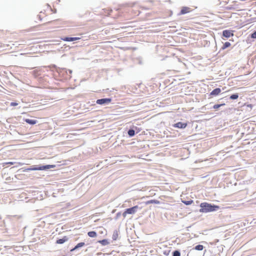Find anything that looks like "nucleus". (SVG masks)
Here are the masks:
<instances>
[{"mask_svg": "<svg viewBox=\"0 0 256 256\" xmlns=\"http://www.w3.org/2000/svg\"><path fill=\"white\" fill-rule=\"evenodd\" d=\"M170 252V250L165 251L164 252V254L166 256H168Z\"/></svg>", "mask_w": 256, "mask_h": 256, "instance_id": "nucleus-29", "label": "nucleus"}, {"mask_svg": "<svg viewBox=\"0 0 256 256\" xmlns=\"http://www.w3.org/2000/svg\"><path fill=\"white\" fill-rule=\"evenodd\" d=\"M204 246L201 244L196 246L193 249L196 250H202L204 249Z\"/></svg>", "mask_w": 256, "mask_h": 256, "instance_id": "nucleus-20", "label": "nucleus"}, {"mask_svg": "<svg viewBox=\"0 0 256 256\" xmlns=\"http://www.w3.org/2000/svg\"><path fill=\"white\" fill-rule=\"evenodd\" d=\"M133 128H135L136 129L137 128H136V126H133Z\"/></svg>", "mask_w": 256, "mask_h": 256, "instance_id": "nucleus-30", "label": "nucleus"}, {"mask_svg": "<svg viewBox=\"0 0 256 256\" xmlns=\"http://www.w3.org/2000/svg\"><path fill=\"white\" fill-rule=\"evenodd\" d=\"M18 105V104L16 102H12L10 104V106H16Z\"/></svg>", "mask_w": 256, "mask_h": 256, "instance_id": "nucleus-28", "label": "nucleus"}, {"mask_svg": "<svg viewBox=\"0 0 256 256\" xmlns=\"http://www.w3.org/2000/svg\"><path fill=\"white\" fill-rule=\"evenodd\" d=\"M118 231L117 230H114L113 232V234L112 236V240H116L118 238Z\"/></svg>", "mask_w": 256, "mask_h": 256, "instance_id": "nucleus-15", "label": "nucleus"}, {"mask_svg": "<svg viewBox=\"0 0 256 256\" xmlns=\"http://www.w3.org/2000/svg\"><path fill=\"white\" fill-rule=\"evenodd\" d=\"M226 104L224 103L221 104H216L213 106L212 108L214 109H218L221 107L222 106H224Z\"/></svg>", "mask_w": 256, "mask_h": 256, "instance_id": "nucleus-22", "label": "nucleus"}, {"mask_svg": "<svg viewBox=\"0 0 256 256\" xmlns=\"http://www.w3.org/2000/svg\"><path fill=\"white\" fill-rule=\"evenodd\" d=\"M56 166L54 164H47L42 166H32L30 168L26 169V171L30 170H46L50 168H54Z\"/></svg>", "mask_w": 256, "mask_h": 256, "instance_id": "nucleus-2", "label": "nucleus"}, {"mask_svg": "<svg viewBox=\"0 0 256 256\" xmlns=\"http://www.w3.org/2000/svg\"><path fill=\"white\" fill-rule=\"evenodd\" d=\"M128 134L130 137H132L135 135V130L133 128H130L128 131Z\"/></svg>", "mask_w": 256, "mask_h": 256, "instance_id": "nucleus-14", "label": "nucleus"}, {"mask_svg": "<svg viewBox=\"0 0 256 256\" xmlns=\"http://www.w3.org/2000/svg\"><path fill=\"white\" fill-rule=\"evenodd\" d=\"M64 41L66 42H72L80 39L78 37H64L62 38Z\"/></svg>", "mask_w": 256, "mask_h": 256, "instance_id": "nucleus-8", "label": "nucleus"}, {"mask_svg": "<svg viewBox=\"0 0 256 256\" xmlns=\"http://www.w3.org/2000/svg\"><path fill=\"white\" fill-rule=\"evenodd\" d=\"M112 100L111 98H102L97 100L96 103L100 105H106L110 104Z\"/></svg>", "mask_w": 256, "mask_h": 256, "instance_id": "nucleus-5", "label": "nucleus"}, {"mask_svg": "<svg viewBox=\"0 0 256 256\" xmlns=\"http://www.w3.org/2000/svg\"><path fill=\"white\" fill-rule=\"evenodd\" d=\"M172 256H180V252L179 250H175L172 252Z\"/></svg>", "mask_w": 256, "mask_h": 256, "instance_id": "nucleus-23", "label": "nucleus"}, {"mask_svg": "<svg viewBox=\"0 0 256 256\" xmlns=\"http://www.w3.org/2000/svg\"><path fill=\"white\" fill-rule=\"evenodd\" d=\"M238 94L235 93L230 96V99L232 100H236L238 98Z\"/></svg>", "mask_w": 256, "mask_h": 256, "instance_id": "nucleus-19", "label": "nucleus"}, {"mask_svg": "<svg viewBox=\"0 0 256 256\" xmlns=\"http://www.w3.org/2000/svg\"><path fill=\"white\" fill-rule=\"evenodd\" d=\"M98 242L102 244V246H106L109 244V242L108 240L106 239H104L102 240H100L98 241Z\"/></svg>", "mask_w": 256, "mask_h": 256, "instance_id": "nucleus-18", "label": "nucleus"}, {"mask_svg": "<svg viewBox=\"0 0 256 256\" xmlns=\"http://www.w3.org/2000/svg\"><path fill=\"white\" fill-rule=\"evenodd\" d=\"M146 203V204H160V202L159 200H152L147 201Z\"/></svg>", "mask_w": 256, "mask_h": 256, "instance_id": "nucleus-16", "label": "nucleus"}, {"mask_svg": "<svg viewBox=\"0 0 256 256\" xmlns=\"http://www.w3.org/2000/svg\"><path fill=\"white\" fill-rule=\"evenodd\" d=\"M230 46V42H226L224 44L222 48V50L226 49V48H228Z\"/></svg>", "mask_w": 256, "mask_h": 256, "instance_id": "nucleus-21", "label": "nucleus"}, {"mask_svg": "<svg viewBox=\"0 0 256 256\" xmlns=\"http://www.w3.org/2000/svg\"><path fill=\"white\" fill-rule=\"evenodd\" d=\"M221 92V89L219 88H216L213 90L210 93V96H218Z\"/></svg>", "mask_w": 256, "mask_h": 256, "instance_id": "nucleus-11", "label": "nucleus"}, {"mask_svg": "<svg viewBox=\"0 0 256 256\" xmlns=\"http://www.w3.org/2000/svg\"><path fill=\"white\" fill-rule=\"evenodd\" d=\"M57 72L59 73L60 75H64L66 74L65 77L66 79L70 80L72 78L71 74L72 73V70H67L66 68H63L62 70H57Z\"/></svg>", "mask_w": 256, "mask_h": 256, "instance_id": "nucleus-4", "label": "nucleus"}, {"mask_svg": "<svg viewBox=\"0 0 256 256\" xmlns=\"http://www.w3.org/2000/svg\"><path fill=\"white\" fill-rule=\"evenodd\" d=\"M88 235L90 238H96L97 236V234L95 231H90L88 232Z\"/></svg>", "mask_w": 256, "mask_h": 256, "instance_id": "nucleus-17", "label": "nucleus"}, {"mask_svg": "<svg viewBox=\"0 0 256 256\" xmlns=\"http://www.w3.org/2000/svg\"><path fill=\"white\" fill-rule=\"evenodd\" d=\"M24 122H26L27 124L34 125L37 122V120H31L29 118H26L24 120Z\"/></svg>", "mask_w": 256, "mask_h": 256, "instance_id": "nucleus-13", "label": "nucleus"}, {"mask_svg": "<svg viewBox=\"0 0 256 256\" xmlns=\"http://www.w3.org/2000/svg\"><path fill=\"white\" fill-rule=\"evenodd\" d=\"M138 209L140 210L141 208H140L138 206H135L133 207L126 208L122 214V215L124 218H125L128 214H134Z\"/></svg>", "mask_w": 256, "mask_h": 256, "instance_id": "nucleus-3", "label": "nucleus"}, {"mask_svg": "<svg viewBox=\"0 0 256 256\" xmlns=\"http://www.w3.org/2000/svg\"><path fill=\"white\" fill-rule=\"evenodd\" d=\"M84 246H85L84 242H80V243L78 244L73 248H72L70 250V251L71 252L74 251Z\"/></svg>", "mask_w": 256, "mask_h": 256, "instance_id": "nucleus-12", "label": "nucleus"}, {"mask_svg": "<svg viewBox=\"0 0 256 256\" xmlns=\"http://www.w3.org/2000/svg\"><path fill=\"white\" fill-rule=\"evenodd\" d=\"M122 216V214L120 212H118L116 214L115 219L118 220L120 216Z\"/></svg>", "mask_w": 256, "mask_h": 256, "instance_id": "nucleus-27", "label": "nucleus"}, {"mask_svg": "<svg viewBox=\"0 0 256 256\" xmlns=\"http://www.w3.org/2000/svg\"><path fill=\"white\" fill-rule=\"evenodd\" d=\"M186 126L187 123L182 122H178L173 125L174 127L179 128H184Z\"/></svg>", "mask_w": 256, "mask_h": 256, "instance_id": "nucleus-7", "label": "nucleus"}, {"mask_svg": "<svg viewBox=\"0 0 256 256\" xmlns=\"http://www.w3.org/2000/svg\"><path fill=\"white\" fill-rule=\"evenodd\" d=\"M250 36L252 38H256V30L251 34Z\"/></svg>", "mask_w": 256, "mask_h": 256, "instance_id": "nucleus-26", "label": "nucleus"}, {"mask_svg": "<svg viewBox=\"0 0 256 256\" xmlns=\"http://www.w3.org/2000/svg\"><path fill=\"white\" fill-rule=\"evenodd\" d=\"M16 163V162H4V163H2V166H6V164L13 165V164H14Z\"/></svg>", "mask_w": 256, "mask_h": 256, "instance_id": "nucleus-25", "label": "nucleus"}, {"mask_svg": "<svg viewBox=\"0 0 256 256\" xmlns=\"http://www.w3.org/2000/svg\"><path fill=\"white\" fill-rule=\"evenodd\" d=\"M233 32L234 31L232 30H224L222 32V36L226 38H228L230 36H234Z\"/></svg>", "mask_w": 256, "mask_h": 256, "instance_id": "nucleus-6", "label": "nucleus"}, {"mask_svg": "<svg viewBox=\"0 0 256 256\" xmlns=\"http://www.w3.org/2000/svg\"><path fill=\"white\" fill-rule=\"evenodd\" d=\"M200 212H214L218 210L220 208L219 206L214 205V204H208L207 202H202L200 204Z\"/></svg>", "mask_w": 256, "mask_h": 256, "instance_id": "nucleus-1", "label": "nucleus"}, {"mask_svg": "<svg viewBox=\"0 0 256 256\" xmlns=\"http://www.w3.org/2000/svg\"><path fill=\"white\" fill-rule=\"evenodd\" d=\"M68 240V238L66 236H64L62 238H58L56 241V244H62L66 242H67Z\"/></svg>", "mask_w": 256, "mask_h": 256, "instance_id": "nucleus-9", "label": "nucleus"}, {"mask_svg": "<svg viewBox=\"0 0 256 256\" xmlns=\"http://www.w3.org/2000/svg\"><path fill=\"white\" fill-rule=\"evenodd\" d=\"M190 11V8L186 6H184L182 8L178 15H182L188 13Z\"/></svg>", "mask_w": 256, "mask_h": 256, "instance_id": "nucleus-10", "label": "nucleus"}, {"mask_svg": "<svg viewBox=\"0 0 256 256\" xmlns=\"http://www.w3.org/2000/svg\"><path fill=\"white\" fill-rule=\"evenodd\" d=\"M182 202L186 206L190 205L193 202L192 200H182Z\"/></svg>", "mask_w": 256, "mask_h": 256, "instance_id": "nucleus-24", "label": "nucleus"}]
</instances>
